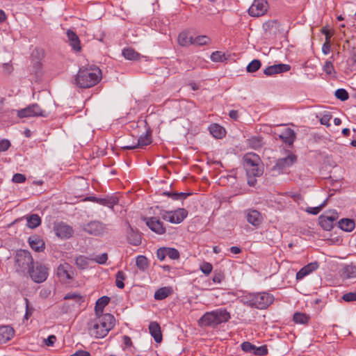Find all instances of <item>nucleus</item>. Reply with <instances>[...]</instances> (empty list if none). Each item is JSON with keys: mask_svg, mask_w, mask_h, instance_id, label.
<instances>
[{"mask_svg": "<svg viewBox=\"0 0 356 356\" xmlns=\"http://www.w3.org/2000/svg\"><path fill=\"white\" fill-rule=\"evenodd\" d=\"M115 318L108 313L97 315L88 323V332L96 339L104 338L115 326Z\"/></svg>", "mask_w": 356, "mask_h": 356, "instance_id": "obj_1", "label": "nucleus"}, {"mask_svg": "<svg viewBox=\"0 0 356 356\" xmlns=\"http://www.w3.org/2000/svg\"><path fill=\"white\" fill-rule=\"evenodd\" d=\"M102 79V72L98 67L90 66L79 69L75 83L81 88H89L97 84Z\"/></svg>", "mask_w": 356, "mask_h": 356, "instance_id": "obj_2", "label": "nucleus"}, {"mask_svg": "<svg viewBox=\"0 0 356 356\" xmlns=\"http://www.w3.org/2000/svg\"><path fill=\"white\" fill-rule=\"evenodd\" d=\"M231 318L230 314L225 309L220 308L205 313L198 321L201 327H216L227 322Z\"/></svg>", "mask_w": 356, "mask_h": 356, "instance_id": "obj_3", "label": "nucleus"}, {"mask_svg": "<svg viewBox=\"0 0 356 356\" xmlns=\"http://www.w3.org/2000/svg\"><path fill=\"white\" fill-rule=\"evenodd\" d=\"M274 300V296L267 292L252 293L243 297L244 304L258 309L268 308Z\"/></svg>", "mask_w": 356, "mask_h": 356, "instance_id": "obj_4", "label": "nucleus"}, {"mask_svg": "<svg viewBox=\"0 0 356 356\" xmlns=\"http://www.w3.org/2000/svg\"><path fill=\"white\" fill-rule=\"evenodd\" d=\"M243 166L247 176H261L264 172V168L261 165V159L254 153H248L243 156Z\"/></svg>", "mask_w": 356, "mask_h": 356, "instance_id": "obj_5", "label": "nucleus"}, {"mask_svg": "<svg viewBox=\"0 0 356 356\" xmlns=\"http://www.w3.org/2000/svg\"><path fill=\"white\" fill-rule=\"evenodd\" d=\"M33 264H34L33 259L29 251L20 250L17 252L15 267L18 273L22 274L28 273Z\"/></svg>", "mask_w": 356, "mask_h": 356, "instance_id": "obj_6", "label": "nucleus"}, {"mask_svg": "<svg viewBox=\"0 0 356 356\" xmlns=\"http://www.w3.org/2000/svg\"><path fill=\"white\" fill-rule=\"evenodd\" d=\"M56 275L62 283L70 284L74 280L76 272L73 266L67 262H64L58 266Z\"/></svg>", "mask_w": 356, "mask_h": 356, "instance_id": "obj_7", "label": "nucleus"}, {"mask_svg": "<svg viewBox=\"0 0 356 356\" xmlns=\"http://www.w3.org/2000/svg\"><path fill=\"white\" fill-rule=\"evenodd\" d=\"M161 216L165 220L174 224H179L187 217L188 211L185 209L179 208L175 211H163Z\"/></svg>", "mask_w": 356, "mask_h": 356, "instance_id": "obj_8", "label": "nucleus"}, {"mask_svg": "<svg viewBox=\"0 0 356 356\" xmlns=\"http://www.w3.org/2000/svg\"><path fill=\"white\" fill-rule=\"evenodd\" d=\"M31 278L36 283H42L44 282L48 277V268L43 264L36 263L33 264L27 273Z\"/></svg>", "mask_w": 356, "mask_h": 356, "instance_id": "obj_9", "label": "nucleus"}, {"mask_svg": "<svg viewBox=\"0 0 356 356\" xmlns=\"http://www.w3.org/2000/svg\"><path fill=\"white\" fill-rule=\"evenodd\" d=\"M339 215L336 210H329L321 215L318 220L321 227L326 231L333 228L334 222L338 219Z\"/></svg>", "mask_w": 356, "mask_h": 356, "instance_id": "obj_10", "label": "nucleus"}, {"mask_svg": "<svg viewBox=\"0 0 356 356\" xmlns=\"http://www.w3.org/2000/svg\"><path fill=\"white\" fill-rule=\"evenodd\" d=\"M83 230L89 234L100 236L108 232L107 225L102 222L93 220L84 226Z\"/></svg>", "mask_w": 356, "mask_h": 356, "instance_id": "obj_11", "label": "nucleus"}, {"mask_svg": "<svg viewBox=\"0 0 356 356\" xmlns=\"http://www.w3.org/2000/svg\"><path fill=\"white\" fill-rule=\"evenodd\" d=\"M18 117L22 118H31L35 116H47L46 112L42 111L41 108L37 104H33L28 106L27 107L17 111Z\"/></svg>", "mask_w": 356, "mask_h": 356, "instance_id": "obj_12", "label": "nucleus"}, {"mask_svg": "<svg viewBox=\"0 0 356 356\" xmlns=\"http://www.w3.org/2000/svg\"><path fill=\"white\" fill-rule=\"evenodd\" d=\"M268 8L266 0H254L252 4L248 9V14L254 17L264 15Z\"/></svg>", "mask_w": 356, "mask_h": 356, "instance_id": "obj_13", "label": "nucleus"}, {"mask_svg": "<svg viewBox=\"0 0 356 356\" xmlns=\"http://www.w3.org/2000/svg\"><path fill=\"white\" fill-rule=\"evenodd\" d=\"M143 220L146 225L154 233L159 235L165 233L166 229L163 222L157 217H145Z\"/></svg>", "mask_w": 356, "mask_h": 356, "instance_id": "obj_14", "label": "nucleus"}, {"mask_svg": "<svg viewBox=\"0 0 356 356\" xmlns=\"http://www.w3.org/2000/svg\"><path fill=\"white\" fill-rule=\"evenodd\" d=\"M297 160L296 156L294 154H289L284 158L277 159L275 165L273 167V170L279 173L284 172L287 168L291 167Z\"/></svg>", "mask_w": 356, "mask_h": 356, "instance_id": "obj_15", "label": "nucleus"}, {"mask_svg": "<svg viewBox=\"0 0 356 356\" xmlns=\"http://www.w3.org/2000/svg\"><path fill=\"white\" fill-rule=\"evenodd\" d=\"M54 231L58 237L63 239L70 238L74 233L72 227L62 222L54 225Z\"/></svg>", "mask_w": 356, "mask_h": 356, "instance_id": "obj_16", "label": "nucleus"}, {"mask_svg": "<svg viewBox=\"0 0 356 356\" xmlns=\"http://www.w3.org/2000/svg\"><path fill=\"white\" fill-rule=\"evenodd\" d=\"M246 220L252 226L258 227L263 221V218L259 211L256 209H249L244 211Z\"/></svg>", "mask_w": 356, "mask_h": 356, "instance_id": "obj_17", "label": "nucleus"}, {"mask_svg": "<svg viewBox=\"0 0 356 356\" xmlns=\"http://www.w3.org/2000/svg\"><path fill=\"white\" fill-rule=\"evenodd\" d=\"M291 66L287 64H275L267 67L264 70V74L266 76H273L275 74L286 72L289 71Z\"/></svg>", "mask_w": 356, "mask_h": 356, "instance_id": "obj_18", "label": "nucleus"}, {"mask_svg": "<svg viewBox=\"0 0 356 356\" xmlns=\"http://www.w3.org/2000/svg\"><path fill=\"white\" fill-rule=\"evenodd\" d=\"M152 143L151 133L147 131L145 134L140 136L136 145H126L122 147L124 149H134L136 147L143 148L144 147L149 145Z\"/></svg>", "mask_w": 356, "mask_h": 356, "instance_id": "obj_19", "label": "nucleus"}, {"mask_svg": "<svg viewBox=\"0 0 356 356\" xmlns=\"http://www.w3.org/2000/svg\"><path fill=\"white\" fill-rule=\"evenodd\" d=\"M319 265L317 261L311 262L307 265L302 267L297 273H296V280H302L305 277L309 275L314 271L316 270L318 268Z\"/></svg>", "mask_w": 356, "mask_h": 356, "instance_id": "obj_20", "label": "nucleus"}, {"mask_svg": "<svg viewBox=\"0 0 356 356\" xmlns=\"http://www.w3.org/2000/svg\"><path fill=\"white\" fill-rule=\"evenodd\" d=\"M70 45L75 51H79L81 49L80 40L75 32L68 29L66 32Z\"/></svg>", "mask_w": 356, "mask_h": 356, "instance_id": "obj_21", "label": "nucleus"}, {"mask_svg": "<svg viewBox=\"0 0 356 356\" xmlns=\"http://www.w3.org/2000/svg\"><path fill=\"white\" fill-rule=\"evenodd\" d=\"M15 332L12 327L5 325L0 327V343H6L14 336Z\"/></svg>", "mask_w": 356, "mask_h": 356, "instance_id": "obj_22", "label": "nucleus"}, {"mask_svg": "<svg viewBox=\"0 0 356 356\" xmlns=\"http://www.w3.org/2000/svg\"><path fill=\"white\" fill-rule=\"evenodd\" d=\"M127 238L129 243L134 245H138L141 243V236L138 232L128 224L127 230Z\"/></svg>", "mask_w": 356, "mask_h": 356, "instance_id": "obj_23", "label": "nucleus"}, {"mask_svg": "<svg viewBox=\"0 0 356 356\" xmlns=\"http://www.w3.org/2000/svg\"><path fill=\"white\" fill-rule=\"evenodd\" d=\"M31 248L35 252H40L44 249V243L38 236H31L29 238Z\"/></svg>", "mask_w": 356, "mask_h": 356, "instance_id": "obj_24", "label": "nucleus"}, {"mask_svg": "<svg viewBox=\"0 0 356 356\" xmlns=\"http://www.w3.org/2000/svg\"><path fill=\"white\" fill-rule=\"evenodd\" d=\"M149 333L156 343L162 341V334L160 325L156 322H152L149 325Z\"/></svg>", "mask_w": 356, "mask_h": 356, "instance_id": "obj_25", "label": "nucleus"}, {"mask_svg": "<svg viewBox=\"0 0 356 356\" xmlns=\"http://www.w3.org/2000/svg\"><path fill=\"white\" fill-rule=\"evenodd\" d=\"M280 138L284 143L291 145L293 143L296 136L293 129L291 128H286L280 135Z\"/></svg>", "mask_w": 356, "mask_h": 356, "instance_id": "obj_26", "label": "nucleus"}, {"mask_svg": "<svg viewBox=\"0 0 356 356\" xmlns=\"http://www.w3.org/2000/svg\"><path fill=\"white\" fill-rule=\"evenodd\" d=\"M109 302H110V298L106 296H104L99 298L97 300L95 307V311L96 315L103 314L102 313H103L104 309L109 303Z\"/></svg>", "mask_w": 356, "mask_h": 356, "instance_id": "obj_27", "label": "nucleus"}, {"mask_svg": "<svg viewBox=\"0 0 356 356\" xmlns=\"http://www.w3.org/2000/svg\"><path fill=\"white\" fill-rule=\"evenodd\" d=\"M339 227L345 232H352L355 227V221L350 218H342L338 222Z\"/></svg>", "mask_w": 356, "mask_h": 356, "instance_id": "obj_28", "label": "nucleus"}, {"mask_svg": "<svg viewBox=\"0 0 356 356\" xmlns=\"http://www.w3.org/2000/svg\"><path fill=\"white\" fill-rule=\"evenodd\" d=\"M209 129L210 134L216 138H222L225 135V129L218 124H211Z\"/></svg>", "mask_w": 356, "mask_h": 356, "instance_id": "obj_29", "label": "nucleus"}, {"mask_svg": "<svg viewBox=\"0 0 356 356\" xmlns=\"http://www.w3.org/2000/svg\"><path fill=\"white\" fill-rule=\"evenodd\" d=\"M193 38L187 31H182L178 36V42L181 46L188 47L193 44Z\"/></svg>", "mask_w": 356, "mask_h": 356, "instance_id": "obj_30", "label": "nucleus"}, {"mask_svg": "<svg viewBox=\"0 0 356 356\" xmlns=\"http://www.w3.org/2000/svg\"><path fill=\"white\" fill-rule=\"evenodd\" d=\"M122 56L127 59L129 60H138L140 58V55L139 53L136 51L132 48H124L122 50Z\"/></svg>", "mask_w": 356, "mask_h": 356, "instance_id": "obj_31", "label": "nucleus"}, {"mask_svg": "<svg viewBox=\"0 0 356 356\" xmlns=\"http://www.w3.org/2000/svg\"><path fill=\"white\" fill-rule=\"evenodd\" d=\"M136 264L138 268L143 272L146 271L149 266L147 258L144 255H138L136 257Z\"/></svg>", "mask_w": 356, "mask_h": 356, "instance_id": "obj_32", "label": "nucleus"}, {"mask_svg": "<svg viewBox=\"0 0 356 356\" xmlns=\"http://www.w3.org/2000/svg\"><path fill=\"white\" fill-rule=\"evenodd\" d=\"M171 293V289L169 287H161L157 289L154 295V299L162 300L166 298Z\"/></svg>", "mask_w": 356, "mask_h": 356, "instance_id": "obj_33", "label": "nucleus"}, {"mask_svg": "<svg viewBox=\"0 0 356 356\" xmlns=\"http://www.w3.org/2000/svg\"><path fill=\"white\" fill-rule=\"evenodd\" d=\"M118 202V198L114 196L108 197L106 198H99L98 200V204L108 207L111 209H113Z\"/></svg>", "mask_w": 356, "mask_h": 356, "instance_id": "obj_34", "label": "nucleus"}, {"mask_svg": "<svg viewBox=\"0 0 356 356\" xmlns=\"http://www.w3.org/2000/svg\"><path fill=\"white\" fill-rule=\"evenodd\" d=\"M41 224V219L38 214H31L27 217V226L31 229H35Z\"/></svg>", "mask_w": 356, "mask_h": 356, "instance_id": "obj_35", "label": "nucleus"}, {"mask_svg": "<svg viewBox=\"0 0 356 356\" xmlns=\"http://www.w3.org/2000/svg\"><path fill=\"white\" fill-rule=\"evenodd\" d=\"M90 260L91 258H88L84 255H80L76 258L75 264L79 268L83 270L88 267Z\"/></svg>", "mask_w": 356, "mask_h": 356, "instance_id": "obj_36", "label": "nucleus"}, {"mask_svg": "<svg viewBox=\"0 0 356 356\" xmlns=\"http://www.w3.org/2000/svg\"><path fill=\"white\" fill-rule=\"evenodd\" d=\"M163 195L172 198L174 200H185L191 195V193L163 192Z\"/></svg>", "mask_w": 356, "mask_h": 356, "instance_id": "obj_37", "label": "nucleus"}, {"mask_svg": "<svg viewBox=\"0 0 356 356\" xmlns=\"http://www.w3.org/2000/svg\"><path fill=\"white\" fill-rule=\"evenodd\" d=\"M343 274L344 277L348 279L356 278V266L353 264L347 265L343 268Z\"/></svg>", "mask_w": 356, "mask_h": 356, "instance_id": "obj_38", "label": "nucleus"}, {"mask_svg": "<svg viewBox=\"0 0 356 356\" xmlns=\"http://www.w3.org/2000/svg\"><path fill=\"white\" fill-rule=\"evenodd\" d=\"M210 43L211 39L207 35H198L193 40V44L195 46H204Z\"/></svg>", "mask_w": 356, "mask_h": 356, "instance_id": "obj_39", "label": "nucleus"}, {"mask_svg": "<svg viewBox=\"0 0 356 356\" xmlns=\"http://www.w3.org/2000/svg\"><path fill=\"white\" fill-rule=\"evenodd\" d=\"M309 318L304 313L296 312L293 314V320L296 323L307 324Z\"/></svg>", "mask_w": 356, "mask_h": 356, "instance_id": "obj_40", "label": "nucleus"}, {"mask_svg": "<svg viewBox=\"0 0 356 356\" xmlns=\"http://www.w3.org/2000/svg\"><path fill=\"white\" fill-rule=\"evenodd\" d=\"M126 279L125 273L119 270L115 275V285L119 289H123L124 287V280Z\"/></svg>", "mask_w": 356, "mask_h": 356, "instance_id": "obj_41", "label": "nucleus"}, {"mask_svg": "<svg viewBox=\"0 0 356 356\" xmlns=\"http://www.w3.org/2000/svg\"><path fill=\"white\" fill-rule=\"evenodd\" d=\"M261 66V63L258 59L252 60L247 66L246 70L248 72L253 73L257 72Z\"/></svg>", "mask_w": 356, "mask_h": 356, "instance_id": "obj_42", "label": "nucleus"}, {"mask_svg": "<svg viewBox=\"0 0 356 356\" xmlns=\"http://www.w3.org/2000/svg\"><path fill=\"white\" fill-rule=\"evenodd\" d=\"M64 299L65 300H74L79 305H81V303L82 302H83V298L81 296L80 293H76V292H70V293H67L65 296Z\"/></svg>", "mask_w": 356, "mask_h": 356, "instance_id": "obj_43", "label": "nucleus"}, {"mask_svg": "<svg viewBox=\"0 0 356 356\" xmlns=\"http://www.w3.org/2000/svg\"><path fill=\"white\" fill-rule=\"evenodd\" d=\"M335 96L341 101H346L348 99L349 95L348 92L343 88H339L335 91Z\"/></svg>", "mask_w": 356, "mask_h": 356, "instance_id": "obj_44", "label": "nucleus"}, {"mask_svg": "<svg viewBox=\"0 0 356 356\" xmlns=\"http://www.w3.org/2000/svg\"><path fill=\"white\" fill-rule=\"evenodd\" d=\"M166 254L172 259H177L179 257V251L173 248H166Z\"/></svg>", "mask_w": 356, "mask_h": 356, "instance_id": "obj_45", "label": "nucleus"}, {"mask_svg": "<svg viewBox=\"0 0 356 356\" xmlns=\"http://www.w3.org/2000/svg\"><path fill=\"white\" fill-rule=\"evenodd\" d=\"M108 260V254L106 253H102L99 255L96 256L94 258H91V261H94L99 264H105Z\"/></svg>", "mask_w": 356, "mask_h": 356, "instance_id": "obj_46", "label": "nucleus"}, {"mask_svg": "<svg viewBox=\"0 0 356 356\" xmlns=\"http://www.w3.org/2000/svg\"><path fill=\"white\" fill-rule=\"evenodd\" d=\"M241 349L245 353H253L254 352L255 346L252 344L249 341H245L241 345Z\"/></svg>", "mask_w": 356, "mask_h": 356, "instance_id": "obj_47", "label": "nucleus"}, {"mask_svg": "<svg viewBox=\"0 0 356 356\" xmlns=\"http://www.w3.org/2000/svg\"><path fill=\"white\" fill-rule=\"evenodd\" d=\"M224 56L221 51H216L211 54V60L213 62H220L222 61Z\"/></svg>", "mask_w": 356, "mask_h": 356, "instance_id": "obj_48", "label": "nucleus"}, {"mask_svg": "<svg viewBox=\"0 0 356 356\" xmlns=\"http://www.w3.org/2000/svg\"><path fill=\"white\" fill-rule=\"evenodd\" d=\"M254 354L259 356L266 355L268 354L266 346H261L259 347L255 346Z\"/></svg>", "mask_w": 356, "mask_h": 356, "instance_id": "obj_49", "label": "nucleus"}, {"mask_svg": "<svg viewBox=\"0 0 356 356\" xmlns=\"http://www.w3.org/2000/svg\"><path fill=\"white\" fill-rule=\"evenodd\" d=\"M323 71L328 75L334 72L333 64L331 61L327 60L323 65Z\"/></svg>", "mask_w": 356, "mask_h": 356, "instance_id": "obj_50", "label": "nucleus"}, {"mask_svg": "<svg viewBox=\"0 0 356 356\" xmlns=\"http://www.w3.org/2000/svg\"><path fill=\"white\" fill-rule=\"evenodd\" d=\"M342 299L346 302L356 301V291L349 292L343 294Z\"/></svg>", "mask_w": 356, "mask_h": 356, "instance_id": "obj_51", "label": "nucleus"}, {"mask_svg": "<svg viewBox=\"0 0 356 356\" xmlns=\"http://www.w3.org/2000/svg\"><path fill=\"white\" fill-rule=\"evenodd\" d=\"M26 178L24 175L20 173H16L13 176L12 181L14 183L22 184L25 182Z\"/></svg>", "mask_w": 356, "mask_h": 356, "instance_id": "obj_52", "label": "nucleus"}, {"mask_svg": "<svg viewBox=\"0 0 356 356\" xmlns=\"http://www.w3.org/2000/svg\"><path fill=\"white\" fill-rule=\"evenodd\" d=\"M24 300L26 302V312L24 314V318L28 320L30 318V316L32 315L34 309L33 307H31L29 306V301L27 298H25Z\"/></svg>", "mask_w": 356, "mask_h": 356, "instance_id": "obj_53", "label": "nucleus"}, {"mask_svg": "<svg viewBox=\"0 0 356 356\" xmlns=\"http://www.w3.org/2000/svg\"><path fill=\"white\" fill-rule=\"evenodd\" d=\"M212 269H213L212 265L211 264L207 263V262L204 263L200 266L201 271L205 275H209V273H211V272L212 271Z\"/></svg>", "mask_w": 356, "mask_h": 356, "instance_id": "obj_54", "label": "nucleus"}, {"mask_svg": "<svg viewBox=\"0 0 356 356\" xmlns=\"http://www.w3.org/2000/svg\"><path fill=\"white\" fill-rule=\"evenodd\" d=\"M156 256L160 261H163L167 257L166 248L163 247L159 248L156 252Z\"/></svg>", "mask_w": 356, "mask_h": 356, "instance_id": "obj_55", "label": "nucleus"}, {"mask_svg": "<svg viewBox=\"0 0 356 356\" xmlns=\"http://www.w3.org/2000/svg\"><path fill=\"white\" fill-rule=\"evenodd\" d=\"M10 147V143L7 139H2L0 140V152H5Z\"/></svg>", "mask_w": 356, "mask_h": 356, "instance_id": "obj_56", "label": "nucleus"}, {"mask_svg": "<svg viewBox=\"0 0 356 356\" xmlns=\"http://www.w3.org/2000/svg\"><path fill=\"white\" fill-rule=\"evenodd\" d=\"M123 349L129 348L132 346V341L129 337L124 335L123 336Z\"/></svg>", "mask_w": 356, "mask_h": 356, "instance_id": "obj_57", "label": "nucleus"}, {"mask_svg": "<svg viewBox=\"0 0 356 356\" xmlns=\"http://www.w3.org/2000/svg\"><path fill=\"white\" fill-rule=\"evenodd\" d=\"M321 211V209L319 206L315 207H307L306 209V211L308 213L313 214V215H316V214L319 213Z\"/></svg>", "mask_w": 356, "mask_h": 356, "instance_id": "obj_58", "label": "nucleus"}, {"mask_svg": "<svg viewBox=\"0 0 356 356\" xmlns=\"http://www.w3.org/2000/svg\"><path fill=\"white\" fill-rule=\"evenodd\" d=\"M56 341V337L55 335H50L47 339L44 340V343L47 346H52L55 341Z\"/></svg>", "mask_w": 356, "mask_h": 356, "instance_id": "obj_59", "label": "nucleus"}, {"mask_svg": "<svg viewBox=\"0 0 356 356\" xmlns=\"http://www.w3.org/2000/svg\"><path fill=\"white\" fill-rule=\"evenodd\" d=\"M331 47L330 42L325 41L322 47V51L324 54L327 55L330 52Z\"/></svg>", "mask_w": 356, "mask_h": 356, "instance_id": "obj_60", "label": "nucleus"}, {"mask_svg": "<svg viewBox=\"0 0 356 356\" xmlns=\"http://www.w3.org/2000/svg\"><path fill=\"white\" fill-rule=\"evenodd\" d=\"M224 278V276L221 273H216L213 277V282L216 284H220Z\"/></svg>", "mask_w": 356, "mask_h": 356, "instance_id": "obj_61", "label": "nucleus"}, {"mask_svg": "<svg viewBox=\"0 0 356 356\" xmlns=\"http://www.w3.org/2000/svg\"><path fill=\"white\" fill-rule=\"evenodd\" d=\"M321 32L325 36V41L330 42V38L332 37V34L330 32V31L327 29H326L325 27H324L322 29Z\"/></svg>", "mask_w": 356, "mask_h": 356, "instance_id": "obj_62", "label": "nucleus"}, {"mask_svg": "<svg viewBox=\"0 0 356 356\" xmlns=\"http://www.w3.org/2000/svg\"><path fill=\"white\" fill-rule=\"evenodd\" d=\"M330 120V116H329L327 115H325L321 118L320 122H321V124L326 125L328 127V126H330V124H329Z\"/></svg>", "mask_w": 356, "mask_h": 356, "instance_id": "obj_63", "label": "nucleus"}, {"mask_svg": "<svg viewBox=\"0 0 356 356\" xmlns=\"http://www.w3.org/2000/svg\"><path fill=\"white\" fill-rule=\"evenodd\" d=\"M248 177V184L250 186H254L257 183L256 177L258 176H247Z\"/></svg>", "mask_w": 356, "mask_h": 356, "instance_id": "obj_64", "label": "nucleus"}]
</instances>
